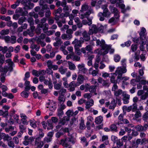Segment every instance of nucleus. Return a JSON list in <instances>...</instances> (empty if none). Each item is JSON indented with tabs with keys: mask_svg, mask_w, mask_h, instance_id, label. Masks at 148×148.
<instances>
[{
	"mask_svg": "<svg viewBox=\"0 0 148 148\" xmlns=\"http://www.w3.org/2000/svg\"><path fill=\"white\" fill-rule=\"evenodd\" d=\"M1 139L2 138L4 141H8L12 140V138L8 134H6L5 133H2L1 135Z\"/></svg>",
	"mask_w": 148,
	"mask_h": 148,
	"instance_id": "obj_24",
	"label": "nucleus"
},
{
	"mask_svg": "<svg viewBox=\"0 0 148 148\" xmlns=\"http://www.w3.org/2000/svg\"><path fill=\"white\" fill-rule=\"evenodd\" d=\"M20 2H21L24 5H27V4H29L30 2L27 1V0H17L15 4H14L11 5V7L13 9H15L16 7L18 6Z\"/></svg>",
	"mask_w": 148,
	"mask_h": 148,
	"instance_id": "obj_12",
	"label": "nucleus"
},
{
	"mask_svg": "<svg viewBox=\"0 0 148 148\" xmlns=\"http://www.w3.org/2000/svg\"><path fill=\"white\" fill-rule=\"evenodd\" d=\"M108 138L107 136H103L102 137V141H105L104 143L105 145H107L109 144V142L107 140Z\"/></svg>",
	"mask_w": 148,
	"mask_h": 148,
	"instance_id": "obj_39",
	"label": "nucleus"
},
{
	"mask_svg": "<svg viewBox=\"0 0 148 148\" xmlns=\"http://www.w3.org/2000/svg\"><path fill=\"white\" fill-rule=\"evenodd\" d=\"M110 127L111 131L116 132L117 131V127L116 125L115 124H113L111 125Z\"/></svg>",
	"mask_w": 148,
	"mask_h": 148,
	"instance_id": "obj_36",
	"label": "nucleus"
},
{
	"mask_svg": "<svg viewBox=\"0 0 148 148\" xmlns=\"http://www.w3.org/2000/svg\"><path fill=\"white\" fill-rule=\"evenodd\" d=\"M116 76L115 75H112V76L110 77V81L111 83L113 84L119 83V79L118 80L117 78L116 80H115V77Z\"/></svg>",
	"mask_w": 148,
	"mask_h": 148,
	"instance_id": "obj_31",
	"label": "nucleus"
},
{
	"mask_svg": "<svg viewBox=\"0 0 148 148\" xmlns=\"http://www.w3.org/2000/svg\"><path fill=\"white\" fill-rule=\"evenodd\" d=\"M79 48H75V53L78 55L80 56L82 52L81 49H80Z\"/></svg>",
	"mask_w": 148,
	"mask_h": 148,
	"instance_id": "obj_63",
	"label": "nucleus"
},
{
	"mask_svg": "<svg viewBox=\"0 0 148 148\" xmlns=\"http://www.w3.org/2000/svg\"><path fill=\"white\" fill-rule=\"evenodd\" d=\"M67 70V68H64L63 66H61L59 68L58 71L61 74L63 75L66 72Z\"/></svg>",
	"mask_w": 148,
	"mask_h": 148,
	"instance_id": "obj_35",
	"label": "nucleus"
},
{
	"mask_svg": "<svg viewBox=\"0 0 148 148\" xmlns=\"http://www.w3.org/2000/svg\"><path fill=\"white\" fill-rule=\"evenodd\" d=\"M83 42V41L81 40H78L77 39H75L72 42V44L74 45L75 48H80L82 47V44Z\"/></svg>",
	"mask_w": 148,
	"mask_h": 148,
	"instance_id": "obj_15",
	"label": "nucleus"
},
{
	"mask_svg": "<svg viewBox=\"0 0 148 148\" xmlns=\"http://www.w3.org/2000/svg\"><path fill=\"white\" fill-rule=\"evenodd\" d=\"M62 79L64 81L63 83V85L65 87L67 88L68 86V83L67 82L66 78L64 77L62 78Z\"/></svg>",
	"mask_w": 148,
	"mask_h": 148,
	"instance_id": "obj_60",
	"label": "nucleus"
},
{
	"mask_svg": "<svg viewBox=\"0 0 148 148\" xmlns=\"http://www.w3.org/2000/svg\"><path fill=\"white\" fill-rule=\"evenodd\" d=\"M58 121V119L56 117H52L51 120H48L47 121L48 125L50 127V128L52 129L53 127V124L52 123H57Z\"/></svg>",
	"mask_w": 148,
	"mask_h": 148,
	"instance_id": "obj_14",
	"label": "nucleus"
},
{
	"mask_svg": "<svg viewBox=\"0 0 148 148\" xmlns=\"http://www.w3.org/2000/svg\"><path fill=\"white\" fill-rule=\"evenodd\" d=\"M110 13L109 12L108 10H103V13L99 12L98 14V16L99 18L100 21H103L104 20V17H108L109 16Z\"/></svg>",
	"mask_w": 148,
	"mask_h": 148,
	"instance_id": "obj_9",
	"label": "nucleus"
},
{
	"mask_svg": "<svg viewBox=\"0 0 148 148\" xmlns=\"http://www.w3.org/2000/svg\"><path fill=\"white\" fill-rule=\"evenodd\" d=\"M92 69H93L92 68H90L88 70L89 73L90 74H91L93 76H96L98 74L99 71L97 70V69H96V70H93L92 71Z\"/></svg>",
	"mask_w": 148,
	"mask_h": 148,
	"instance_id": "obj_28",
	"label": "nucleus"
},
{
	"mask_svg": "<svg viewBox=\"0 0 148 148\" xmlns=\"http://www.w3.org/2000/svg\"><path fill=\"white\" fill-rule=\"evenodd\" d=\"M8 115V112L5 111V112H4L1 110H0V116L2 115L3 117H6Z\"/></svg>",
	"mask_w": 148,
	"mask_h": 148,
	"instance_id": "obj_54",
	"label": "nucleus"
},
{
	"mask_svg": "<svg viewBox=\"0 0 148 148\" xmlns=\"http://www.w3.org/2000/svg\"><path fill=\"white\" fill-rule=\"evenodd\" d=\"M103 28V26L101 24L98 25L97 26L95 25H92L89 27V34H96L98 31H102Z\"/></svg>",
	"mask_w": 148,
	"mask_h": 148,
	"instance_id": "obj_5",
	"label": "nucleus"
},
{
	"mask_svg": "<svg viewBox=\"0 0 148 148\" xmlns=\"http://www.w3.org/2000/svg\"><path fill=\"white\" fill-rule=\"evenodd\" d=\"M141 140L140 139H138L137 140L136 143H134L133 144V146L134 148H137L138 145L140 143Z\"/></svg>",
	"mask_w": 148,
	"mask_h": 148,
	"instance_id": "obj_62",
	"label": "nucleus"
},
{
	"mask_svg": "<svg viewBox=\"0 0 148 148\" xmlns=\"http://www.w3.org/2000/svg\"><path fill=\"white\" fill-rule=\"evenodd\" d=\"M141 116V114L140 112L139 111H137L136 112V113L134 115V118L135 119L137 120V119L140 117Z\"/></svg>",
	"mask_w": 148,
	"mask_h": 148,
	"instance_id": "obj_43",
	"label": "nucleus"
},
{
	"mask_svg": "<svg viewBox=\"0 0 148 148\" xmlns=\"http://www.w3.org/2000/svg\"><path fill=\"white\" fill-rule=\"evenodd\" d=\"M3 39L6 43H10V37L9 36H4L3 37Z\"/></svg>",
	"mask_w": 148,
	"mask_h": 148,
	"instance_id": "obj_61",
	"label": "nucleus"
},
{
	"mask_svg": "<svg viewBox=\"0 0 148 148\" xmlns=\"http://www.w3.org/2000/svg\"><path fill=\"white\" fill-rule=\"evenodd\" d=\"M148 127V125L147 124H145L144 125V127L140 125H137L135 127V128L136 130L138 131H140L146 130Z\"/></svg>",
	"mask_w": 148,
	"mask_h": 148,
	"instance_id": "obj_20",
	"label": "nucleus"
},
{
	"mask_svg": "<svg viewBox=\"0 0 148 148\" xmlns=\"http://www.w3.org/2000/svg\"><path fill=\"white\" fill-rule=\"evenodd\" d=\"M30 124L31 126L34 128L37 127L36 122L34 120H30L29 121Z\"/></svg>",
	"mask_w": 148,
	"mask_h": 148,
	"instance_id": "obj_38",
	"label": "nucleus"
},
{
	"mask_svg": "<svg viewBox=\"0 0 148 148\" xmlns=\"http://www.w3.org/2000/svg\"><path fill=\"white\" fill-rule=\"evenodd\" d=\"M44 145V143L42 141L38 139H36L35 141V148H41Z\"/></svg>",
	"mask_w": 148,
	"mask_h": 148,
	"instance_id": "obj_21",
	"label": "nucleus"
},
{
	"mask_svg": "<svg viewBox=\"0 0 148 148\" xmlns=\"http://www.w3.org/2000/svg\"><path fill=\"white\" fill-rule=\"evenodd\" d=\"M51 69H50L49 68V69H47L46 71H45V73H47L49 75H51L52 77H53V72Z\"/></svg>",
	"mask_w": 148,
	"mask_h": 148,
	"instance_id": "obj_55",
	"label": "nucleus"
},
{
	"mask_svg": "<svg viewBox=\"0 0 148 148\" xmlns=\"http://www.w3.org/2000/svg\"><path fill=\"white\" fill-rule=\"evenodd\" d=\"M72 9L70 6H65L63 8L64 12V13H62L60 14V17L62 18L67 17L69 16V13L71 11Z\"/></svg>",
	"mask_w": 148,
	"mask_h": 148,
	"instance_id": "obj_8",
	"label": "nucleus"
},
{
	"mask_svg": "<svg viewBox=\"0 0 148 148\" xmlns=\"http://www.w3.org/2000/svg\"><path fill=\"white\" fill-rule=\"evenodd\" d=\"M127 70L125 67H123L122 66H119L116 69L115 73H111L112 75H115L116 76L117 75V78L118 80L121 79L123 74L127 72Z\"/></svg>",
	"mask_w": 148,
	"mask_h": 148,
	"instance_id": "obj_6",
	"label": "nucleus"
},
{
	"mask_svg": "<svg viewBox=\"0 0 148 148\" xmlns=\"http://www.w3.org/2000/svg\"><path fill=\"white\" fill-rule=\"evenodd\" d=\"M32 74L33 75L38 77L40 75H44L45 74V70H42L37 71L35 70H33L32 71Z\"/></svg>",
	"mask_w": 148,
	"mask_h": 148,
	"instance_id": "obj_13",
	"label": "nucleus"
},
{
	"mask_svg": "<svg viewBox=\"0 0 148 148\" xmlns=\"http://www.w3.org/2000/svg\"><path fill=\"white\" fill-rule=\"evenodd\" d=\"M47 9L48 10L45 12V16L46 17L48 18L50 16L51 12L49 8H48Z\"/></svg>",
	"mask_w": 148,
	"mask_h": 148,
	"instance_id": "obj_59",
	"label": "nucleus"
},
{
	"mask_svg": "<svg viewBox=\"0 0 148 148\" xmlns=\"http://www.w3.org/2000/svg\"><path fill=\"white\" fill-rule=\"evenodd\" d=\"M21 95L23 97L26 98L28 97L29 94L26 91H24L21 93Z\"/></svg>",
	"mask_w": 148,
	"mask_h": 148,
	"instance_id": "obj_50",
	"label": "nucleus"
},
{
	"mask_svg": "<svg viewBox=\"0 0 148 148\" xmlns=\"http://www.w3.org/2000/svg\"><path fill=\"white\" fill-rule=\"evenodd\" d=\"M25 20V18L23 17L20 18L18 20V23L20 25H21Z\"/></svg>",
	"mask_w": 148,
	"mask_h": 148,
	"instance_id": "obj_57",
	"label": "nucleus"
},
{
	"mask_svg": "<svg viewBox=\"0 0 148 148\" xmlns=\"http://www.w3.org/2000/svg\"><path fill=\"white\" fill-rule=\"evenodd\" d=\"M103 120V117L100 116L96 117L95 119V122L96 124H99L101 123Z\"/></svg>",
	"mask_w": 148,
	"mask_h": 148,
	"instance_id": "obj_32",
	"label": "nucleus"
},
{
	"mask_svg": "<svg viewBox=\"0 0 148 148\" xmlns=\"http://www.w3.org/2000/svg\"><path fill=\"white\" fill-rule=\"evenodd\" d=\"M77 80L78 82L80 83H82L84 80V77L83 75H78Z\"/></svg>",
	"mask_w": 148,
	"mask_h": 148,
	"instance_id": "obj_41",
	"label": "nucleus"
},
{
	"mask_svg": "<svg viewBox=\"0 0 148 148\" xmlns=\"http://www.w3.org/2000/svg\"><path fill=\"white\" fill-rule=\"evenodd\" d=\"M67 62L69 69L71 70H75L76 66L74 64L69 61H68Z\"/></svg>",
	"mask_w": 148,
	"mask_h": 148,
	"instance_id": "obj_34",
	"label": "nucleus"
},
{
	"mask_svg": "<svg viewBox=\"0 0 148 148\" xmlns=\"http://www.w3.org/2000/svg\"><path fill=\"white\" fill-rule=\"evenodd\" d=\"M136 79H133L131 81V84L133 86H136L137 82H140V76H138L136 78Z\"/></svg>",
	"mask_w": 148,
	"mask_h": 148,
	"instance_id": "obj_27",
	"label": "nucleus"
},
{
	"mask_svg": "<svg viewBox=\"0 0 148 148\" xmlns=\"http://www.w3.org/2000/svg\"><path fill=\"white\" fill-rule=\"evenodd\" d=\"M20 116L21 118V121L22 123L25 125L28 124V121L27 120V117L24 114L21 113L20 114Z\"/></svg>",
	"mask_w": 148,
	"mask_h": 148,
	"instance_id": "obj_19",
	"label": "nucleus"
},
{
	"mask_svg": "<svg viewBox=\"0 0 148 148\" xmlns=\"http://www.w3.org/2000/svg\"><path fill=\"white\" fill-rule=\"evenodd\" d=\"M121 59L120 56L118 54H115L114 56V60L116 62H119Z\"/></svg>",
	"mask_w": 148,
	"mask_h": 148,
	"instance_id": "obj_48",
	"label": "nucleus"
},
{
	"mask_svg": "<svg viewBox=\"0 0 148 148\" xmlns=\"http://www.w3.org/2000/svg\"><path fill=\"white\" fill-rule=\"evenodd\" d=\"M86 50L88 51L89 52L93 53L94 52H93L92 50V47L90 45H88L86 46Z\"/></svg>",
	"mask_w": 148,
	"mask_h": 148,
	"instance_id": "obj_53",
	"label": "nucleus"
},
{
	"mask_svg": "<svg viewBox=\"0 0 148 148\" xmlns=\"http://www.w3.org/2000/svg\"><path fill=\"white\" fill-rule=\"evenodd\" d=\"M78 69V73L85 74L87 71L88 69L85 67V64L82 63L77 66Z\"/></svg>",
	"mask_w": 148,
	"mask_h": 148,
	"instance_id": "obj_11",
	"label": "nucleus"
},
{
	"mask_svg": "<svg viewBox=\"0 0 148 148\" xmlns=\"http://www.w3.org/2000/svg\"><path fill=\"white\" fill-rule=\"evenodd\" d=\"M34 140V138L33 137L25 136V140L23 142V143L25 145H27L29 143H31Z\"/></svg>",
	"mask_w": 148,
	"mask_h": 148,
	"instance_id": "obj_17",
	"label": "nucleus"
},
{
	"mask_svg": "<svg viewBox=\"0 0 148 148\" xmlns=\"http://www.w3.org/2000/svg\"><path fill=\"white\" fill-rule=\"evenodd\" d=\"M82 23L84 25H86L88 24L89 25H90L92 24V21L89 19L88 22H87L86 20H84L82 21Z\"/></svg>",
	"mask_w": 148,
	"mask_h": 148,
	"instance_id": "obj_44",
	"label": "nucleus"
},
{
	"mask_svg": "<svg viewBox=\"0 0 148 148\" xmlns=\"http://www.w3.org/2000/svg\"><path fill=\"white\" fill-rule=\"evenodd\" d=\"M87 9H88V6L86 5H84L82 6L81 9L80 11L82 12H83L86 10Z\"/></svg>",
	"mask_w": 148,
	"mask_h": 148,
	"instance_id": "obj_64",
	"label": "nucleus"
},
{
	"mask_svg": "<svg viewBox=\"0 0 148 148\" xmlns=\"http://www.w3.org/2000/svg\"><path fill=\"white\" fill-rule=\"evenodd\" d=\"M37 42L38 43L40 44L41 46L42 47H44L46 45V43L43 41L38 39L37 40Z\"/></svg>",
	"mask_w": 148,
	"mask_h": 148,
	"instance_id": "obj_51",
	"label": "nucleus"
},
{
	"mask_svg": "<svg viewBox=\"0 0 148 148\" xmlns=\"http://www.w3.org/2000/svg\"><path fill=\"white\" fill-rule=\"evenodd\" d=\"M75 142L74 139L71 136L67 137L64 139H61L60 144L64 147L68 148H72L71 146Z\"/></svg>",
	"mask_w": 148,
	"mask_h": 148,
	"instance_id": "obj_2",
	"label": "nucleus"
},
{
	"mask_svg": "<svg viewBox=\"0 0 148 148\" xmlns=\"http://www.w3.org/2000/svg\"><path fill=\"white\" fill-rule=\"evenodd\" d=\"M147 42L146 40L145 41V40L142 41L141 44L140 46V49L141 51H144L145 48L144 45H145Z\"/></svg>",
	"mask_w": 148,
	"mask_h": 148,
	"instance_id": "obj_40",
	"label": "nucleus"
},
{
	"mask_svg": "<svg viewBox=\"0 0 148 148\" xmlns=\"http://www.w3.org/2000/svg\"><path fill=\"white\" fill-rule=\"evenodd\" d=\"M109 8L112 13H114L115 15L119 17L118 11L116 8L111 5L110 6Z\"/></svg>",
	"mask_w": 148,
	"mask_h": 148,
	"instance_id": "obj_29",
	"label": "nucleus"
},
{
	"mask_svg": "<svg viewBox=\"0 0 148 148\" xmlns=\"http://www.w3.org/2000/svg\"><path fill=\"white\" fill-rule=\"evenodd\" d=\"M97 46H99L102 48L101 49H97L94 51V53H97L100 55H105L108 52V49L110 48V47L105 44L104 40L102 39L100 40L99 39L96 40Z\"/></svg>",
	"mask_w": 148,
	"mask_h": 148,
	"instance_id": "obj_1",
	"label": "nucleus"
},
{
	"mask_svg": "<svg viewBox=\"0 0 148 148\" xmlns=\"http://www.w3.org/2000/svg\"><path fill=\"white\" fill-rule=\"evenodd\" d=\"M72 38V35H66L65 34H62L61 36L62 38L64 40H67Z\"/></svg>",
	"mask_w": 148,
	"mask_h": 148,
	"instance_id": "obj_33",
	"label": "nucleus"
},
{
	"mask_svg": "<svg viewBox=\"0 0 148 148\" xmlns=\"http://www.w3.org/2000/svg\"><path fill=\"white\" fill-rule=\"evenodd\" d=\"M119 1V2H117L116 4V6L117 7H119L121 9V12L123 13H125L127 11L129 10L130 8L129 6H127L126 8H125V5L123 3V0H110V2L111 3H115L116 1Z\"/></svg>",
	"mask_w": 148,
	"mask_h": 148,
	"instance_id": "obj_4",
	"label": "nucleus"
},
{
	"mask_svg": "<svg viewBox=\"0 0 148 148\" xmlns=\"http://www.w3.org/2000/svg\"><path fill=\"white\" fill-rule=\"evenodd\" d=\"M69 120V116H64L63 118L60 120L59 124L64 125L66 124Z\"/></svg>",
	"mask_w": 148,
	"mask_h": 148,
	"instance_id": "obj_23",
	"label": "nucleus"
},
{
	"mask_svg": "<svg viewBox=\"0 0 148 148\" xmlns=\"http://www.w3.org/2000/svg\"><path fill=\"white\" fill-rule=\"evenodd\" d=\"M146 30L145 28L144 27L141 28L140 31L139 33L140 38L142 40H145L146 39V41L148 42V37H146L147 34Z\"/></svg>",
	"mask_w": 148,
	"mask_h": 148,
	"instance_id": "obj_10",
	"label": "nucleus"
},
{
	"mask_svg": "<svg viewBox=\"0 0 148 148\" xmlns=\"http://www.w3.org/2000/svg\"><path fill=\"white\" fill-rule=\"evenodd\" d=\"M8 50V48L6 46L3 47L0 46V51H2L3 53H5Z\"/></svg>",
	"mask_w": 148,
	"mask_h": 148,
	"instance_id": "obj_45",
	"label": "nucleus"
},
{
	"mask_svg": "<svg viewBox=\"0 0 148 148\" xmlns=\"http://www.w3.org/2000/svg\"><path fill=\"white\" fill-rule=\"evenodd\" d=\"M116 104L115 103V101L114 100H113L111 102L110 104L109 108L110 109H114L115 106Z\"/></svg>",
	"mask_w": 148,
	"mask_h": 148,
	"instance_id": "obj_37",
	"label": "nucleus"
},
{
	"mask_svg": "<svg viewBox=\"0 0 148 148\" xmlns=\"http://www.w3.org/2000/svg\"><path fill=\"white\" fill-rule=\"evenodd\" d=\"M114 96L116 97V102L120 104L121 101V98H118L117 97L123 93L122 90L121 89H119L114 92Z\"/></svg>",
	"mask_w": 148,
	"mask_h": 148,
	"instance_id": "obj_16",
	"label": "nucleus"
},
{
	"mask_svg": "<svg viewBox=\"0 0 148 148\" xmlns=\"http://www.w3.org/2000/svg\"><path fill=\"white\" fill-rule=\"evenodd\" d=\"M10 43L14 44L16 42V37L14 36H11L10 37Z\"/></svg>",
	"mask_w": 148,
	"mask_h": 148,
	"instance_id": "obj_52",
	"label": "nucleus"
},
{
	"mask_svg": "<svg viewBox=\"0 0 148 148\" xmlns=\"http://www.w3.org/2000/svg\"><path fill=\"white\" fill-rule=\"evenodd\" d=\"M48 8V5H45L42 7L41 9L38 12V14L40 17H42L44 15V10H47Z\"/></svg>",
	"mask_w": 148,
	"mask_h": 148,
	"instance_id": "obj_25",
	"label": "nucleus"
},
{
	"mask_svg": "<svg viewBox=\"0 0 148 148\" xmlns=\"http://www.w3.org/2000/svg\"><path fill=\"white\" fill-rule=\"evenodd\" d=\"M48 25L47 23L44 24H38L37 26L36 29V32L37 34L40 33V30L42 28H43V31L46 33L48 28Z\"/></svg>",
	"mask_w": 148,
	"mask_h": 148,
	"instance_id": "obj_7",
	"label": "nucleus"
},
{
	"mask_svg": "<svg viewBox=\"0 0 148 148\" xmlns=\"http://www.w3.org/2000/svg\"><path fill=\"white\" fill-rule=\"evenodd\" d=\"M55 40L56 41V42L53 43V45L55 47H59L62 43L61 39L60 38H56Z\"/></svg>",
	"mask_w": 148,
	"mask_h": 148,
	"instance_id": "obj_30",
	"label": "nucleus"
},
{
	"mask_svg": "<svg viewBox=\"0 0 148 148\" xmlns=\"http://www.w3.org/2000/svg\"><path fill=\"white\" fill-rule=\"evenodd\" d=\"M5 62L6 63H8V67L5 66L3 68L0 67V71L3 73V74H1L2 76L4 75V74L5 75L8 71H12L13 70V67L14 66V64L12 61L11 59H9L6 60Z\"/></svg>",
	"mask_w": 148,
	"mask_h": 148,
	"instance_id": "obj_3",
	"label": "nucleus"
},
{
	"mask_svg": "<svg viewBox=\"0 0 148 148\" xmlns=\"http://www.w3.org/2000/svg\"><path fill=\"white\" fill-rule=\"evenodd\" d=\"M58 100L60 104H62L64 103L65 99L63 96H61L58 97Z\"/></svg>",
	"mask_w": 148,
	"mask_h": 148,
	"instance_id": "obj_46",
	"label": "nucleus"
},
{
	"mask_svg": "<svg viewBox=\"0 0 148 148\" xmlns=\"http://www.w3.org/2000/svg\"><path fill=\"white\" fill-rule=\"evenodd\" d=\"M8 145L10 147H14L15 145L14 143L11 140H10L8 141Z\"/></svg>",
	"mask_w": 148,
	"mask_h": 148,
	"instance_id": "obj_56",
	"label": "nucleus"
},
{
	"mask_svg": "<svg viewBox=\"0 0 148 148\" xmlns=\"http://www.w3.org/2000/svg\"><path fill=\"white\" fill-rule=\"evenodd\" d=\"M94 104V101L92 99H90L89 101L86 102L85 103V108L88 111L92 108L91 107Z\"/></svg>",
	"mask_w": 148,
	"mask_h": 148,
	"instance_id": "obj_18",
	"label": "nucleus"
},
{
	"mask_svg": "<svg viewBox=\"0 0 148 148\" xmlns=\"http://www.w3.org/2000/svg\"><path fill=\"white\" fill-rule=\"evenodd\" d=\"M9 30L8 29H3L1 30L0 32V34L1 35H4L8 34Z\"/></svg>",
	"mask_w": 148,
	"mask_h": 148,
	"instance_id": "obj_47",
	"label": "nucleus"
},
{
	"mask_svg": "<svg viewBox=\"0 0 148 148\" xmlns=\"http://www.w3.org/2000/svg\"><path fill=\"white\" fill-rule=\"evenodd\" d=\"M47 107L49 108L51 111H54L56 108L55 102L53 101H50L49 103L48 106Z\"/></svg>",
	"mask_w": 148,
	"mask_h": 148,
	"instance_id": "obj_22",
	"label": "nucleus"
},
{
	"mask_svg": "<svg viewBox=\"0 0 148 148\" xmlns=\"http://www.w3.org/2000/svg\"><path fill=\"white\" fill-rule=\"evenodd\" d=\"M62 11V9L60 7L56 10H55L53 14L54 15L56 14H60Z\"/></svg>",
	"mask_w": 148,
	"mask_h": 148,
	"instance_id": "obj_49",
	"label": "nucleus"
},
{
	"mask_svg": "<svg viewBox=\"0 0 148 148\" xmlns=\"http://www.w3.org/2000/svg\"><path fill=\"white\" fill-rule=\"evenodd\" d=\"M129 77H128L125 76L122 77L121 76V79H119V83L121 80H122L123 83H124L125 82L129 79Z\"/></svg>",
	"mask_w": 148,
	"mask_h": 148,
	"instance_id": "obj_58",
	"label": "nucleus"
},
{
	"mask_svg": "<svg viewBox=\"0 0 148 148\" xmlns=\"http://www.w3.org/2000/svg\"><path fill=\"white\" fill-rule=\"evenodd\" d=\"M89 91L92 93L95 92L96 91V86H90Z\"/></svg>",
	"mask_w": 148,
	"mask_h": 148,
	"instance_id": "obj_42",
	"label": "nucleus"
},
{
	"mask_svg": "<svg viewBox=\"0 0 148 148\" xmlns=\"http://www.w3.org/2000/svg\"><path fill=\"white\" fill-rule=\"evenodd\" d=\"M82 35L84 40L85 41H88L90 39V34H89L88 32V33L87 32L85 31L82 33Z\"/></svg>",
	"mask_w": 148,
	"mask_h": 148,
	"instance_id": "obj_26",
	"label": "nucleus"
}]
</instances>
